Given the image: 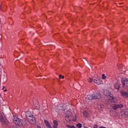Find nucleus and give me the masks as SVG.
<instances>
[{
    "label": "nucleus",
    "mask_w": 128,
    "mask_h": 128,
    "mask_svg": "<svg viewBox=\"0 0 128 128\" xmlns=\"http://www.w3.org/2000/svg\"><path fill=\"white\" fill-rule=\"evenodd\" d=\"M88 100H100L102 98V94L98 93L96 94H90L88 96Z\"/></svg>",
    "instance_id": "obj_1"
},
{
    "label": "nucleus",
    "mask_w": 128,
    "mask_h": 128,
    "mask_svg": "<svg viewBox=\"0 0 128 128\" xmlns=\"http://www.w3.org/2000/svg\"><path fill=\"white\" fill-rule=\"evenodd\" d=\"M92 80L94 82L95 84L100 86V84H102V80L100 78H98L97 76L96 77H94L93 79H90L89 80L90 82H92Z\"/></svg>",
    "instance_id": "obj_2"
},
{
    "label": "nucleus",
    "mask_w": 128,
    "mask_h": 128,
    "mask_svg": "<svg viewBox=\"0 0 128 128\" xmlns=\"http://www.w3.org/2000/svg\"><path fill=\"white\" fill-rule=\"evenodd\" d=\"M66 120H68V122H71L72 120L74 118V115L70 111H67L66 113Z\"/></svg>",
    "instance_id": "obj_3"
},
{
    "label": "nucleus",
    "mask_w": 128,
    "mask_h": 128,
    "mask_svg": "<svg viewBox=\"0 0 128 128\" xmlns=\"http://www.w3.org/2000/svg\"><path fill=\"white\" fill-rule=\"evenodd\" d=\"M13 120H14L15 124H16V126H20V122H22V120L20 118H18V116H14Z\"/></svg>",
    "instance_id": "obj_4"
},
{
    "label": "nucleus",
    "mask_w": 128,
    "mask_h": 128,
    "mask_svg": "<svg viewBox=\"0 0 128 128\" xmlns=\"http://www.w3.org/2000/svg\"><path fill=\"white\" fill-rule=\"evenodd\" d=\"M124 108V105L122 104H114L112 106V108L114 110H116L117 108Z\"/></svg>",
    "instance_id": "obj_5"
},
{
    "label": "nucleus",
    "mask_w": 128,
    "mask_h": 128,
    "mask_svg": "<svg viewBox=\"0 0 128 128\" xmlns=\"http://www.w3.org/2000/svg\"><path fill=\"white\" fill-rule=\"evenodd\" d=\"M33 104H34L35 110H38L40 108V104H38V100H34L33 101Z\"/></svg>",
    "instance_id": "obj_6"
},
{
    "label": "nucleus",
    "mask_w": 128,
    "mask_h": 128,
    "mask_svg": "<svg viewBox=\"0 0 128 128\" xmlns=\"http://www.w3.org/2000/svg\"><path fill=\"white\" fill-rule=\"evenodd\" d=\"M121 82L124 86H128V79L127 78H122L121 80Z\"/></svg>",
    "instance_id": "obj_7"
},
{
    "label": "nucleus",
    "mask_w": 128,
    "mask_h": 128,
    "mask_svg": "<svg viewBox=\"0 0 128 128\" xmlns=\"http://www.w3.org/2000/svg\"><path fill=\"white\" fill-rule=\"evenodd\" d=\"M24 114L26 116V118H32L34 116V115L32 114V112L30 111H27L24 112Z\"/></svg>",
    "instance_id": "obj_8"
},
{
    "label": "nucleus",
    "mask_w": 128,
    "mask_h": 128,
    "mask_svg": "<svg viewBox=\"0 0 128 128\" xmlns=\"http://www.w3.org/2000/svg\"><path fill=\"white\" fill-rule=\"evenodd\" d=\"M44 124H45V126H46V127L47 128H53L52 126V125L50 124V122H48V121L46 120H44Z\"/></svg>",
    "instance_id": "obj_9"
},
{
    "label": "nucleus",
    "mask_w": 128,
    "mask_h": 128,
    "mask_svg": "<svg viewBox=\"0 0 128 128\" xmlns=\"http://www.w3.org/2000/svg\"><path fill=\"white\" fill-rule=\"evenodd\" d=\"M29 122L30 124H36V118L34 117H30V119H29Z\"/></svg>",
    "instance_id": "obj_10"
},
{
    "label": "nucleus",
    "mask_w": 128,
    "mask_h": 128,
    "mask_svg": "<svg viewBox=\"0 0 128 128\" xmlns=\"http://www.w3.org/2000/svg\"><path fill=\"white\" fill-rule=\"evenodd\" d=\"M120 94L122 96H124L125 98H128V92L126 91H121Z\"/></svg>",
    "instance_id": "obj_11"
},
{
    "label": "nucleus",
    "mask_w": 128,
    "mask_h": 128,
    "mask_svg": "<svg viewBox=\"0 0 128 128\" xmlns=\"http://www.w3.org/2000/svg\"><path fill=\"white\" fill-rule=\"evenodd\" d=\"M111 98L110 100V102H113V104H114L116 102H118V99L116 98H114L112 96H110Z\"/></svg>",
    "instance_id": "obj_12"
},
{
    "label": "nucleus",
    "mask_w": 128,
    "mask_h": 128,
    "mask_svg": "<svg viewBox=\"0 0 128 128\" xmlns=\"http://www.w3.org/2000/svg\"><path fill=\"white\" fill-rule=\"evenodd\" d=\"M114 88L116 90H117V91L120 89V85L118 83H116L114 84Z\"/></svg>",
    "instance_id": "obj_13"
},
{
    "label": "nucleus",
    "mask_w": 128,
    "mask_h": 128,
    "mask_svg": "<svg viewBox=\"0 0 128 128\" xmlns=\"http://www.w3.org/2000/svg\"><path fill=\"white\" fill-rule=\"evenodd\" d=\"M58 108L60 110H64V106H62V105H60L58 106Z\"/></svg>",
    "instance_id": "obj_14"
},
{
    "label": "nucleus",
    "mask_w": 128,
    "mask_h": 128,
    "mask_svg": "<svg viewBox=\"0 0 128 128\" xmlns=\"http://www.w3.org/2000/svg\"><path fill=\"white\" fill-rule=\"evenodd\" d=\"M76 126L77 128H82V124L79 123L76 124Z\"/></svg>",
    "instance_id": "obj_15"
},
{
    "label": "nucleus",
    "mask_w": 128,
    "mask_h": 128,
    "mask_svg": "<svg viewBox=\"0 0 128 128\" xmlns=\"http://www.w3.org/2000/svg\"><path fill=\"white\" fill-rule=\"evenodd\" d=\"M66 126L68 128H76L74 126H70L68 125V124H66Z\"/></svg>",
    "instance_id": "obj_16"
},
{
    "label": "nucleus",
    "mask_w": 128,
    "mask_h": 128,
    "mask_svg": "<svg viewBox=\"0 0 128 128\" xmlns=\"http://www.w3.org/2000/svg\"><path fill=\"white\" fill-rule=\"evenodd\" d=\"M124 114L126 116H128V108L124 111Z\"/></svg>",
    "instance_id": "obj_17"
},
{
    "label": "nucleus",
    "mask_w": 128,
    "mask_h": 128,
    "mask_svg": "<svg viewBox=\"0 0 128 128\" xmlns=\"http://www.w3.org/2000/svg\"><path fill=\"white\" fill-rule=\"evenodd\" d=\"M106 76L104 74H102V80H106Z\"/></svg>",
    "instance_id": "obj_18"
},
{
    "label": "nucleus",
    "mask_w": 128,
    "mask_h": 128,
    "mask_svg": "<svg viewBox=\"0 0 128 128\" xmlns=\"http://www.w3.org/2000/svg\"><path fill=\"white\" fill-rule=\"evenodd\" d=\"M84 116H88V112L84 111Z\"/></svg>",
    "instance_id": "obj_19"
},
{
    "label": "nucleus",
    "mask_w": 128,
    "mask_h": 128,
    "mask_svg": "<svg viewBox=\"0 0 128 128\" xmlns=\"http://www.w3.org/2000/svg\"><path fill=\"white\" fill-rule=\"evenodd\" d=\"M64 78V76H62V75H60L59 76V78L62 79V78Z\"/></svg>",
    "instance_id": "obj_20"
},
{
    "label": "nucleus",
    "mask_w": 128,
    "mask_h": 128,
    "mask_svg": "<svg viewBox=\"0 0 128 128\" xmlns=\"http://www.w3.org/2000/svg\"><path fill=\"white\" fill-rule=\"evenodd\" d=\"M98 128V124H94V126L93 127V128Z\"/></svg>",
    "instance_id": "obj_21"
},
{
    "label": "nucleus",
    "mask_w": 128,
    "mask_h": 128,
    "mask_svg": "<svg viewBox=\"0 0 128 128\" xmlns=\"http://www.w3.org/2000/svg\"><path fill=\"white\" fill-rule=\"evenodd\" d=\"M1 121L2 122H5L4 119V118H1Z\"/></svg>",
    "instance_id": "obj_22"
},
{
    "label": "nucleus",
    "mask_w": 128,
    "mask_h": 128,
    "mask_svg": "<svg viewBox=\"0 0 128 128\" xmlns=\"http://www.w3.org/2000/svg\"><path fill=\"white\" fill-rule=\"evenodd\" d=\"M26 124H28L26 122V121H24V126H26Z\"/></svg>",
    "instance_id": "obj_23"
},
{
    "label": "nucleus",
    "mask_w": 128,
    "mask_h": 128,
    "mask_svg": "<svg viewBox=\"0 0 128 128\" xmlns=\"http://www.w3.org/2000/svg\"><path fill=\"white\" fill-rule=\"evenodd\" d=\"M2 90H4V86H2Z\"/></svg>",
    "instance_id": "obj_24"
},
{
    "label": "nucleus",
    "mask_w": 128,
    "mask_h": 128,
    "mask_svg": "<svg viewBox=\"0 0 128 128\" xmlns=\"http://www.w3.org/2000/svg\"><path fill=\"white\" fill-rule=\"evenodd\" d=\"M6 90H4V92H6Z\"/></svg>",
    "instance_id": "obj_25"
}]
</instances>
